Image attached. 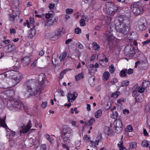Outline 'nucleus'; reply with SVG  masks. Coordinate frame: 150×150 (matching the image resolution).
I'll list each match as a JSON object with an SVG mask.
<instances>
[{"instance_id":"nucleus-1","label":"nucleus","mask_w":150,"mask_h":150,"mask_svg":"<svg viewBox=\"0 0 150 150\" xmlns=\"http://www.w3.org/2000/svg\"><path fill=\"white\" fill-rule=\"evenodd\" d=\"M1 75L2 78L4 77L7 78L11 77L13 83V86L17 85L23 78L22 74L13 70L6 71L4 74H1Z\"/></svg>"},{"instance_id":"nucleus-2","label":"nucleus","mask_w":150,"mask_h":150,"mask_svg":"<svg viewBox=\"0 0 150 150\" xmlns=\"http://www.w3.org/2000/svg\"><path fill=\"white\" fill-rule=\"evenodd\" d=\"M130 23L129 20L127 18L122 21L120 20L119 23L116 24L115 29L117 32L125 35L128 33L129 30Z\"/></svg>"},{"instance_id":"nucleus-3","label":"nucleus","mask_w":150,"mask_h":150,"mask_svg":"<svg viewBox=\"0 0 150 150\" xmlns=\"http://www.w3.org/2000/svg\"><path fill=\"white\" fill-rule=\"evenodd\" d=\"M7 106L10 110H12L13 108L16 110H20L23 107V104L20 100L15 98L8 101Z\"/></svg>"},{"instance_id":"nucleus-4","label":"nucleus","mask_w":150,"mask_h":150,"mask_svg":"<svg viewBox=\"0 0 150 150\" xmlns=\"http://www.w3.org/2000/svg\"><path fill=\"white\" fill-rule=\"evenodd\" d=\"M130 8L135 16H137L142 14L144 11V7L138 2L132 3Z\"/></svg>"},{"instance_id":"nucleus-5","label":"nucleus","mask_w":150,"mask_h":150,"mask_svg":"<svg viewBox=\"0 0 150 150\" xmlns=\"http://www.w3.org/2000/svg\"><path fill=\"white\" fill-rule=\"evenodd\" d=\"M106 12L110 16H113L118 10L119 6L113 3L108 2L106 4Z\"/></svg>"},{"instance_id":"nucleus-6","label":"nucleus","mask_w":150,"mask_h":150,"mask_svg":"<svg viewBox=\"0 0 150 150\" xmlns=\"http://www.w3.org/2000/svg\"><path fill=\"white\" fill-rule=\"evenodd\" d=\"M30 85L27 86L28 92L29 93V95L33 96L36 94L38 92L39 89L37 87L34 86L35 85V83L34 82H31L30 83Z\"/></svg>"},{"instance_id":"nucleus-7","label":"nucleus","mask_w":150,"mask_h":150,"mask_svg":"<svg viewBox=\"0 0 150 150\" xmlns=\"http://www.w3.org/2000/svg\"><path fill=\"white\" fill-rule=\"evenodd\" d=\"M6 119V115L4 117L3 119H1V127H2L4 128L6 130H7V129H8L10 130L11 132H10L9 131L7 130V134H8L10 137H14L15 135V132L12 131L9 129L5 122V120Z\"/></svg>"},{"instance_id":"nucleus-8","label":"nucleus","mask_w":150,"mask_h":150,"mask_svg":"<svg viewBox=\"0 0 150 150\" xmlns=\"http://www.w3.org/2000/svg\"><path fill=\"white\" fill-rule=\"evenodd\" d=\"M72 136L61 135V137L63 140L64 142L65 143V144L62 145V147L63 148L66 149L67 150H69V147L67 144H69L70 142L71 141L70 137Z\"/></svg>"},{"instance_id":"nucleus-9","label":"nucleus","mask_w":150,"mask_h":150,"mask_svg":"<svg viewBox=\"0 0 150 150\" xmlns=\"http://www.w3.org/2000/svg\"><path fill=\"white\" fill-rule=\"evenodd\" d=\"M134 50L133 46L131 45H127L124 50L125 54L127 57L132 56L135 53Z\"/></svg>"},{"instance_id":"nucleus-10","label":"nucleus","mask_w":150,"mask_h":150,"mask_svg":"<svg viewBox=\"0 0 150 150\" xmlns=\"http://www.w3.org/2000/svg\"><path fill=\"white\" fill-rule=\"evenodd\" d=\"M115 129V132L117 133L120 132L122 129V125L121 120L119 119L115 120L113 123Z\"/></svg>"},{"instance_id":"nucleus-11","label":"nucleus","mask_w":150,"mask_h":150,"mask_svg":"<svg viewBox=\"0 0 150 150\" xmlns=\"http://www.w3.org/2000/svg\"><path fill=\"white\" fill-rule=\"evenodd\" d=\"M62 130L61 135H73V131L72 129L66 125H64L62 126Z\"/></svg>"},{"instance_id":"nucleus-12","label":"nucleus","mask_w":150,"mask_h":150,"mask_svg":"<svg viewBox=\"0 0 150 150\" xmlns=\"http://www.w3.org/2000/svg\"><path fill=\"white\" fill-rule=\"evenodd\" d=\"M78 94L76 92H74L72 94L71 93H69L67 94L68 101L69 102H72L76 98Z\"/></svg>"},{"instance_id":"nucleus-13","label":"nucleus","mask_w":150,"mask_h":150,"mask_svg":"<svg viewBox=\"0 0 150 150\" xmlns=\"http://www.w3.org/2000/svg\"><path fill=\"white\" fill-rule=\"evenodd\" d=\"M102 139V137L101 135H99L97 136L95 141H90V144L92 147H95L96 145H98L99 143L100 142Z\"/></svg>"},{"instance_id":"nucleus-14","label":"nucleus","mask_w":150,"mask_h":150,"mask_svg":"<svg viewBox=\"0 0 150 150\" xmlns=\"http://www.w3.org/2000/svg\"><path fill=\"white\" fill-rule=\"evenodd\" d=\"M32 124L31 121L30 120L26 126L22 129V130H19V134L21 135L22 133H27L31 127Z\"/></svg>"},{"instance_id":"nucleus-15","label":"nucleus","mask_w":150,"mask_h":150,"mask_svg":"<svg viewBox=\"0 0 150 150\" xmlns=\"http://www.w3.org/2000/svg\"><path fill=\"white\" fill-rule=\"evenodd\" d=\"M58 20V18L55 16H52L51 18L49 20L46 24L45 25V26H50L52 25L54 23L56 22Z\"/></svg>"},{"instance_id":"nucleus-16","label":"nucleus","mask_w":150,"mask_h":150,"mask_svg":"<svg viewBox=\"0 0 150 150\" xmlns=\"http://www.w3.org/2000/svg\"><path fill=\"white\" fill-rule=\"evenodd\" d=\"M11 93H13V91L11 90H7L4 91L1 93V97L2 99H8L9 100V96H10L9 94Z\"/></svg>"},{"instance_id":"nucleus-17","label":"nucleus","mask_w":150,"mask_h":150,"mask_svg":"<svg viewBox=\"0 0 150 150\" xmlns=\"http://www.w3.org/2000/svg\"><path fill=\"white\" fill-rule=\"evenodd\" d=\"M33 28H31L28 31V37L29 39H32L35 34L36 31L35 29V26L33 25Z\"/></svg>"},{"instance_id":"nucleus-18","label":"nucleus","mask_w":150,"mask_h":150,"mask_svg":"<svg viewBox=\"0 0 150 150\" xmlns=\"http://www.w3.org/2000/svg\"><path fill=\"white\" fill-rule=\"evenodd\" d=\"M16 48L15 46L12 44H9L6 47V52L7 53H10L13 51Z\"/></svg>"},{"instance_id":"nucleus-19","label":"nucleus","mask_w":150,"mask_h":150,"mask_svg":"<svg viewBox=\"0 0 150 150\" xmlns=\"http://www.w3.org/2000/svg\"><path fill=\"white\" fill-rule=\"evenodd\" d=\"M107 39L108 41H112L114 39V36L113 35L112 32L110 31V30H107L106 32Z\"/></svg>"},{"instance_id":"nucleus-20","label":"nucleus","mask_w":150,"mask_h":150,"mask_svg":"<svg viewBox=\"0 0 150 150\" xmlns=\"http://www.w3.org/2000/svg\"><path fill=\"white\" fill-rule=\"evenodd\" d=\"M30 60L29 57H25L22 59V62L24 66H26L30 63Z\"/></svg>"},{"instance_id":"nucleus-21","label":"nucleus","mask_w":150,"mask_h":150,"mask_svg":"<svg viewBox=\"0 0 150 150\" xmlns=\"http://www.w3.org/2000/svg\"><path fill=\"white\" fill-rule=\"evenodd\" d=\"M56 31L51 33L50 35V38L52 40H55L58 39L59 37Z\"/></svg>"},{"instance_id":"nucleus-22","label":"nucleus","mask_w":150,"mask_h":150,"mask_svg":"<svg viewBox=\"0 0 150 150\" xmlns=\"http://www.w3.org/2000/svg\"><path fill=\"white\" fill-rule=\"evenodd\" d=\"M133 89H137L138 92L140 93H143L145 90L144 88L142 86L138 87L137 84H136L134 86Z\"/></svg>"},{"instance_id":"nucleus-23","label":"nucleus","mask_w":150,"mask_h":150,"mask_svg":"<svg viewBox=\"0 0 150 150\" xmlns=\"http://www.w3.org/2000/svg\"><path fill=\"white\" fill-rule=\"evenodd\" d=\"M45 76L44 73H41L38 76V81L41 82L40 84L43 83L45 80Z\"/></svg>"},{"instance_id":"nucleus-24","label":"nucleus","mask_w":150,"mask_h":150,"mask_svg":"<svg viewBox=\"0 0 150 150\" xmlns=\"http://www.w3.org/2000/svg\"><path fill=\"white\" fill-rule=\"evenodd\" d=\"M110 76L109 72L108 71L104 72L103 75V79L104 81L108 80Z\"/></svg>"},{"instance_id":"nucleus-25","label":"nucleus","mask_w":150,"mask_h":150,"mask_svg":"<svg viewBox=\"0 0 150 150\" xmlns=\"http://www.w3.org/2000/svg\"><path fill=\"white\" fill-rule=\"evenodd\" d=\"M127 69H125L121 71L120 73V76L121 77H126L127 75Z\"/></svg>"},{"instance_id":"nucleus-26","label":"nucleus","mask_w":150,"mask_h":150,"mask_svg":"<svg viewBox=\"0 0 150 150\" xmlns=\"http://www.w3.org/2000/svg\"><path fill=\"white\" fill-rule=\"evenodd\" d=\"M58 35V36L59 37H60V35L61 34H63L64 33V31L63 30V27H60L59 28L58 30L56 31Z\"/></svg>"},{"instance_id":"nucleus-27","label":"nucleus","mask_w":150,"mask_h":150,"mask_svg":"<svg viewBox=\"0 0 150 150\" xmlns=\"http://www.w3.org/2000/svg\"><path fill=\"white\" fill-rule=\"evenodd\" d=\"M129 81H123L121 82V87H125L129 85Z\"/></svg>"},{"instance_id":"nucleus-28","label":"nucleus","mask_w":150,"mask_h":150,"mask_svg":"<svg viewBox=\"0 0 150 150\" xmlns=\"http://www.w3.org/2000/svg\"><path fill=\"white\" fill-rule=\"evenodd\" d=\"M150 85V82L149 81H145L142 83V86L145 89L149 86Z\"/></svg>"},{"instance_id":"nucleus-29","label":"nucleus","mask_w":150,"mask_h":150,"mask_svg":"<svg viewBox=\"0 0 150 150\" xmlns=\"http://www.w3.org/2000/svg\"><path fill=\"white\" fill-rule=\"evenodd\" d=\"M102 114V111L101 110H98L95 113V117L97 118H98Z\"/></svg>"},{"instance_id":"nucleus-30","label":"nucleus","mask_w":150,"mask_h":150,"mask_svg":"<svg viewBox=\"0 0 150 150\" xmlns=\"http://www.w3.org/2000/svg\"><path fill=\"white\" fill-rule=\"evenodd\" d=\"M139 30L141 31L144 30L146 28V26H145L144 23L139 24L138 26Z\"/></svg>"},{"instance_id":"nucleus-31","label":"nucleus","mask_w":150,"mask_h":150,"mask_svg":"<svg viewBox=\"0 0 150 150\" xmlns=\"http://www.w3.org/2000/svg\"><path fill=\"white\" fill-rule=\"evenodd\" d=\"M149 142L147 140L143 141L141 144L142 146L143 147H146L148 148L150 145L149 144Z\"/></svg>"},{"instance_id":"nucleus-32","label":"nucleus","mask_w":150,"mask_h":150,"mask_svg":"<svg viewBox=\"0 0 150 150\" xmlns=\"http://www.w3.org/2000/svg\"><path fill=\"white\" fill-rule=\"evenodd\" d=\"M120 94V93L119 91H116L112 93L111 95V97L114 98H117Z\"/></svg>"},{"instance_id":"nucleus-33","label":"nucleus","mask_w":150,"mask_h":150,"mask_svg":"<svg viewBox=\"0 0 150 150\" xmlns=\"http://www.w3.org/2000/svg\"><path fill=\"white\" fill-rule=\"evenodd\" d=\"M92 45L93 49L95 50H98V49L100 48V46L96 42H93L92 44Z\"/></svg>"},{"instance_id":"nucleus-34","label":"nucleus","mask_w":150,"mask_h":150,"mask_svg":"<svg viewBox=\"0 0 150 150\" xmlns=\"http://www.w3.org/2000/svg\"><path fill=\"white\" fill-rule=\"evenodd\" d=\"M95 121V119L93 117L91 118L88 122L87 125L88 126L92 125Z\"/></svg>"},{"instance_id":"nucleus-35","label":"nucleus","mask_w":150,"mask_h":150,"mask_svg":"<svg viewBox=\"0 0 150 150\" xmlns=\"http://www.w3.org/2000/svg\"><path fill=\"white\" fill-rule=\"evenodd\" d=\"M83 78V75L81 73L75 76V79L77 81L79 80L80 79Z\"/></svg>"},{"instance_id":"nucleus-36","label":"nucleus","mask_w":150,"mask_h":150,"mask_svg":"<svg viewBox=\"0 0 150 150\" xmlns=\"http://www.w3.org/2000/svg\"><path fill=\"white\" fill-rule=\"evenodd\" d=\"M109 70L111 74H113L115 71V69L113 64L111 65L109 68Z\"/></svg>"},{"instance_id":"nucleus-37","label":"nucleus","mask_w":150,"mask_h":150,"mask_svg":"<svg viewBox=\"0 0 150 150\" xmlns=\"http://www.w3.org/2000/svg\"><path fill=\"white\" fill-rule=\"evenodd\" d=\"M67 55V53L66 52H63L61 54L60 56L59 57L60 59L61 60L64 59L66 57Z\"/></svg>"},{"instance_id":"nucleus-38","label":"nucleus","mask_w":150,"mask_h":150,"mask_svg":"<svg viewBox=\"0 0 150 150\" xmlns=\"http://www.w3.org/2000/svg\"><path fill=\"white\" fill-rule=\"evenodd\" d=\"M10 42H11L10 40H9L2 41L1 43V46H2L6 47V46H4L3 45V44H4H4L6 45L8 43H10Z\"/></svg>"},{"instance_id":"nucleus-39","label":"nucleus","mask_w":150,"mask_h":150,"mask_svg":"<svg viewBox=\"0 0 150 150\" xmlns=\"http://www.w3.org/2000/svg\"><path fill=\"white\" fill-rule=\"evenodd\" d=\"M15 17L13 15L9 14V20L11 21H13L15 19Z\"/></svg>"},{"instance_id":"nucleus-40","label":"nucleus","mask_w":150,"mask_h":150,"mask_svg":"<svg viewBox=\"0 0 150 150\" xmlns=\"http://www.w3.org/2000/svg\"><path fill=\"white\" fill-rule=\"evenodd\" d=\"M133 130V129L132 127V126L130 125H128L125 129V130L128 132H132Z\"/></svg>"},{"instance_id":"nucleus-41","label":"nucleus","mask_w":150,"mask_h":150,"mask_svg":"<svg viewBox=\"0 0 150 150\" xmlns=\"http://www.w3.org/2000/svg\"><path fill=\"white\" fill-rule=\"evenodd\" d=\"M66 13L67 14H70L73 13V10L71 8H67L66 10Z\"/></svg>"},{"instance_id":"nucleus-42","label":"nucleus","mask_w":150,"mask_h":150,"mask_svg":"<svg viewBox=\"0 0 150 150\" xmlns=\"http://www.w3.org/2000/svg\"><path fill=\"white\" fill-rule=\"evenodd\" d=\"M118 82V79L116 78L112 79L110 81V83L111 85H114L115 83Z\"/></svg>"},{"instance_id":"nucleus-43","label":"nucleus","mask_w":150,"mask_h":150,"mask_svg":"<svg viewBox=\"0 0 150 150\" xmlns=\"http://www.w3.org/2000/svg\"><path fill=\"white\" fill-rule=\"evenodd\" d=\"M137 146V144L135 142L131 143L129 147L131 149H133L136 148Z\"/></svg>"},{"instance_id":"nucleus-44","label":"nucleus","mask_w":150,"mask_h":150,"mask_svg":"<svg viewBox=\"0 0 150 150\" xmlns=\"http://www.w3.org/2000/svg\"><path fill=\"white\" fill-rule=\"evenodd\" d=\"M118 116V114L116 111L113 112L112 117L114 119L117 118Z\"/></svg>"},{"instance_id":"nucleus-45","label":"nucleus","mask_w":150,"mask_h":150,"mask_svg":"<svg viewBox=\"0 0 150 150\" xmlns=\"http://www.w3.org/2000/svg\"><path fill=\"white\" fill-rule=\"evenodd\" d=\"M86 21L83 19H81L79 21V23L80 24L81 26H84L86 25V23L85 22Z\"/></svg>"},{"instance_id":"nucleus-46","label":"nucleus","mask_w":150,"mask_h":150,"mask_svg":"<svg viewBox=\"0 0 150 150\" xmlns=\"http://www.w3.org/2000/svg\"><path fill=\"white\" fill-rule=\"evenodd\" d=\"M55 6L54 4L53 3H51L50 4L48 8L50 10H52L54 9V7Z\"/></svg>"},{"instance_id":"nucleus-47","label":"nucleus","mask_w":150,"mask_h":150,"mask_svg":"<svg viewBox=\"0 0 150 150\" xmlns=\"http://www.w3.org/2000/svg\"><path fill=\"white\" fill-rule=\"evenodd\" d=\"M40 150H47L46 146L45 144H41L40 145Z\"/></svg>"},{"instance_id":"nucleus-48","label":"nucleus","mask_w":150,"mask_h":150,"mask_svg":"<svg viewBox=\"0 0 150 150\" xmlns=\"http://www.w3.org/2000/svg\"><path fill=\"white\" fill-rule=\"evenodd\" d=\"M81 30L79 28H77L75 29V33L76 34H79L81 33Z\"/></svg>"},{"instance_id":"nucleus-49","label":"nucleus","mask_w":150,"mask_h":150,"mask_svg":"<svg viewBox=\"0 0 150 150\" xmlns=\"http://www.w3.org/2000/svg\"><path fill=\"white\" fill-rule=\"evenodd\" d=\"M45 137L46 139L47 140H49L50 141V142L51 143L53 140V139L50 137V136L49 135H45Z\"/></svg>"},{"instance_id":"nucleus-50","label":"nucleus","mask_w":150,"mask_h":150,"mask_svg":"<svg viewBox=\"0 0 150 150\" xmlns=\"http://www.w3.org/2000/svg\"><path fill=\"white\" fill-rule=\"evenodd\" d=\"M11 90L13 91V93H11L9 94L10 95V96H9V101H11V100L14 99V98H13V97L14 95V92L12 90Z\"/></svg>"},{"instance_id":"nucleus-51","label":"nucleus","mask_w":150,"mask_h":150,"mask_svg":"<svg viewBox=\"0 0 150 150\" xmlns=\"http://www.w3.org/2000/svg\"><path fill=\"white\" fill-rule=\"evenodd\" d=\"M138 92V91H137V89H134L132 92V96L134 97H135L136 95H137V93Z\"/></svg>"},{"instance_id":"nucleus-52","label":"nucleus","mask_w":150,"mask_h":150,"mask_svg":"<svg viewBox=\"0 0 150 150\" xmlns=\"http://www.w3.org/2000/svg\"><path fill=\"white\" fill-rule=\"evenodd\" d=\"M47 105V102L46 101L42 102V103L41 105V107L43 108H45Z\"/></svg>"},{"instance_id":"nucleus-53","label":"nucleus","mask_w":150,"mask_h":150,"mask_svg":"<svg viewBox=\"0 0 150 150\" xmlns=\"http://www.w3.org/2000/svg\"><path fill=\"white\" fill-rule=\"evenodd\" d=\"M76 47L80 49H82L83 47V46L82 44L80 42H78L76 45Z\"/></svg>"},{"instance_id":"nucleus-54","label":"nucleus","mask_w":150,"mask_h":150,"mask_svg":"<svg viewBox=\"0 0 150 150\" xmlns=\"http://www.w3.org/2000/svg\"><path fill=\"white\" fill-rule=\"evenodd\" d=\"M133 72V70L132 69L130 68L128 70L127 69V74H132Z\"/></svg>"},{"instance_id":"nucleus-55","label":"nucleus","mask_w":150,"mask_h":150,"mask_svg":"<svg viewBox=\"0 0 150 150\" xmlns=\"http://www.w3.org/2000/svg\"><path fill=\"white\" fill-rule=\"evenodd\" d=\"M84 139L86 141V142L89 141V139H90V136L87 135H85L84 137Z\"/></svg>"},{"instance_id":"nucleus-56","label":"nucleus","mask_w":150,"mask_h":150,"mask_svg":"<svg viewBox=\"0 0 150 150\" xmlns=\"http://www.w3.org/2000/svg\"><path fill=\"white\" fill-rule=\"evenodd\" d=\"M118 146L120 148L121 147L123 146V142L122 140H121V141L120 142L117 144Z\"/></svg>"},{"instance_id":"nucleus-57","label":"nucleus","mask_w":150,"mask_h":150,"mask_svg":"<svg viewBox=\"0 0 150 150\" xmlns=\"http://www.w3.org/2000/svg\"><path fill=\"white\" fill-rule=\"evenodd\" d=\"M53 16L52 14L50 13H47L45 15V18H46L48 19Z\"/></svg>"},{"instance_id":"nucleus-58","label":"nucleus","mask_w":150,"mask_h":150,"mask_svg":"<svg viewBox=\"0 0 150 150\" xmlns=\"http://www.w3.org/2000/svg\"><path fill=\"white\" fill-rule=\"evenodd\" d=\"M25 124L23 123L20 122L18 123V126L20 128H22L25 125Z\"/></svg>"},{"instance_id":"nucleus-59","label":"nucleus","mask_w":150,"mask_h":150,"mask_svg":"<svg viewBox=\"0 0 150 150\" xmlns=\"http://www.w3.org/2000/svg\"><path fill=\"white\" fill-rule=\"evenodd\" d=\"M143 133L144 135L146 136H149V134L147 132V131H146V129L144 128L143 129Z\"/></svg>"},{"instance_id":"nucleus-60","label":"nucleus","mask_w":150,"mask_h":150,"mask_svg":"<svg viewBox=\"0 0 150 150\" xmlns=\"http://www.w3.org/2000/svg\"><path fill=\"white\" fill-rule=\"evenodd\" d=\"M58 93H61L60 96H64V92L62 90L60 89L58 91Z\"/></svg>"},{"instance_id":"nucleus-61","label":"nucleus","mask_w":150,"mask_h":150,"mask_svg":"<svg viewBox=\"0 0 150 150\" xmlns=\"http://www.w3.org/2000/svg\"><path fill=\"white\" fill-rule=\"evenodd\" d=\"M125 101V100L123 98H121L118 99L117 102L118 103H121V102L122 101L124 102Z\"/></svg>"},{"instance_id":"nucleus-62","label":"nucleus","mask_w":150,"mask_h":150,"mask_svg":"<svg viewBox=\"0 0 150 150\" xmlns=\"http://www.w3.org/2000/svg\"><path fill=\"white\" fill-rule=\"evenodd\" d=\"M10 33L11 34H14L16 33L15 30L14 28H11L10 30Z\"/></svg>"},{"instance_id":"nucleus-63","label":"nucleus","mask_w":150,"mask_h":150,"mask_svg":"<svg viewBox=\"0 0 150 150\" xmlns=\"http://www.w3.org/2000/svg\"><path fill=\"white\" fill-rule=\"evenodd\" d=\"M87 110L88 111H90L91 110V105L88 104H87Z\"/></svg>"},{"instance_id":"nucleus-64","label":"nucleus","mask_w":150,"mask_h":150,"mask_svg":"<svg viewBox=\"0 0 150 150\" xmlns=\"http://www.w3.org/2000/svg\"><path fill=\"white\" fill-rule=\"evenodd\" d=\"M123 113L125 114H128L129 112V110H128L125 109L123 110Z\"/></svg>"}]
</instances>
